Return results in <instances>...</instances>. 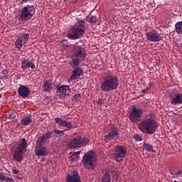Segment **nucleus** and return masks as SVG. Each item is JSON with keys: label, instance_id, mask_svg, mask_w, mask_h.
Listing matches in <instances>:
<instances>
[{"label": "nucleus", "instance_id": "nucleus-1", "mask_svg": "<svg viewBox=\"0 0 182 182\" xmlns=\"http://www.w3.org/2000/svg\"><path fill=\"white\" fill-rule=\"evenodd\" d=\"M77 25L71 28L67 33L68 39H80L83 35H85V31L86 29V22L79 18H76Z\"/></svg>", "mask_w": 182, "mask_h": 182}, {"label": "nucleus", "instance_id": "nucleus-2", "mask_svg": "<svg viewBox=\"0 0 182 182\" xmlns=\"http://www.w3.org/2000/svg\"><path fill=\"white\" fill-rule=\"evenodd\" d=\"M119 87V78L114 75L107 74L101 83V90L102 92H112Z\"/></svg>", "mask_w": 182, "mask_h": 182}, {"label": "nucleus", "instance_id": "nucleus-3", "mask_svg": "<svg viewBox=\"0 0 182 182\" xmlns=\"http://www.w3.org/2000/svg\"><path fill=\"white\" fill-rule=\"evenodd\" d=\"M73 52V57L72 61L69 62V65L75 69L80 65L81 62H83L86 59V50L83 47L76 46L74 47Z\"/></svg>", "mask_w": 182, "mask_h": 182}, {"label": "nucleus", "instance_id": "nucleus-4", "mask_svg": "<svg viewBox=\"0 0 182 182\" xmlns=\"http://www.w3.org/2000/svg\"><path fill=\"white\" fill-rule=\"evenodd\" d=\"M157 123L151 118H146L142 120L139 125V129L146 134H154L157 130Z\"/></svg>", "mask_w": 182, "mask_h": 182}, {"label": "nucleus", "instance_id": "nucleus-5", "mask_svg": "<svg viewBox=\"0 0 182 182\" xmlns=\"http://www.w3.org/2000/svg\"><path fill=\"white\" fill-rule=\"evenodd\" d=\"M97 159L93 151H89L84 154L82 159V164L86 170H95L96 168Z\"/></svg>", "mask_w": 182, "mask_h": 182}, {"label": "nucleus", "instance_id": "nucleus-6", "mask_svg": "<svg viewBox=\"0 0 182 182\" xmlns=\"http://www.w3.org/2000/svg\"><path fill=\"white\" fill-rule=\"evenodd\" d=\"M28 151V142L25 138H22L19 141L18 146L15 149L13 155V160L16 163H21L23 160V155Z\"/></svg>", "mask_w": 182, "mask_h": 182}, {"label": "nucleus", "instance_id": "nucleus-7", "mask_svg": "<svg viewBox=\"0 0 182 182\" xmlns=\"http://www.w3.org/2000/svg\"><path fill=\"white\" fill-rule=\"evenodd\" d=\"M143 109H138L136 106H134L129 111V119L131 123H139L143 117Z\"/></svg>", "mask_w": 182, "mask_h": 182}, {"label": "nucleus", "instance_id": "nucleus-8", "mask_svg": "<svg viewBox=\"0 0 182 182\" xmlns=\"http://www.w3.org/2000/svg\"><path fill=\"white\" fill-rule=\"evenodd\" d=\"M89 143V139L87 137L80 136L74 138L69 143L70 149H80L83 146H86Z\"/></svg>", "mask_w": 182, "mask_h": 182}, {"label": "nucleus", "instance_id": "nucleus-9", "mask_svg": "<svg viewBox=\"0 0 182 182\" xmlns=\"http://www.w3.org/2000/svg\"><path fill=\"white\" fill-rule=\"evenodd\" d=\"M35 15V7L33 6L27 5L22 8L20 14V19L22 21H28Z\"/></svg>", "mask_w": 182, "mask_h": 182}, {"label": "nucleus", "instance_id": "nucleus-10", "mask_svg": "<svg viewBox=\"0 0 182 182\" xmlns=\"http://www.w3.org/2000/svg\"><path fill=\"white\" fill-rule=\"evenodd\" d=\"M120 134L116 127H112L106 135L104 136V140L106 143L112 141L113 140H117Z\"/></svg>", "mask_w": 182, "mask_h": 182}, {"label": "nucleus", "instance_id": "nucleus-11", "mask_svg": "<svg viewBox=\"0 0 182 182\" xmlns=\"http://www.w3.org/2000/svg\"><path fill=\"white\" fill-rule=\"evenodd\" d=\"M114 159H123L127 156V149L124 146H115L114 149Z\"/></svg>", "mask_w": 182, "mask_h": 182}, {"label": "nucleus", "instance_id": "nucleus-12", "mask_svg": "<svg viewBox=\"0 0 182 182\" xmlns=\"http://www.w3.org/2000/svg\"><path fill=\"white\" fill-rule=\"evenodd\" d=\"M146 36L147 41H150V42H160L163 39L161 35L154 30L146 32Z\"/></svg>", "mask_w": 182, "mask_h": 182}, {"label": "nucleus", "instance_id": "nucleus-13", "mask_svg": "<svg viewBox=\"0 0 182 182\" xmlns=\"http://www.w3.org/2000/svg\"><path fill=\"white\" fill-rule=\"evenodd\" d=\"M171 98V103L173 106H177L178 105H182V94L181 93H174L172 92L169 95Z\"/></svg>", "mask_w": 182, "mask_h": 182}, {"label": "nucleus", "instance_id": "nucleus-14", "mask_svg": "<svg viewBox=\"0 0 182 182\" xmlns=\"http://www.w3.org/2000/svg\"><path fill=\"white\" fill-rule=\"evenodd\" d=\"M65 182H82L77 171L74 170L67 175Z\"/></svg>", "mask_w": 182, "mask_h": 182}, {"label": "nucleus", "instance_id": "nucleus-15", "mask_svg": "<svg viewBox=\"0 0 182 182\" xmlns=\"http://www.w3.org/2000/svg\"><path fill=\"white\" fill-rule=\"evenodd\" d=\"M54 121L56 124H58V126H61L62 127H66V129H68V130H70V129L73 128L71 122H67L66 120H63L60 117H55L54 119Z\"/></svg>", "mask_w": 182, "mask_h": 182}, {"label": "nucleus", "instance_id": "nucleus-16", "mask_svg": "<svg viewBox=\"0 0 182 182\" xmlns=\"http://www.w3.org/2000/svg\"><path fill=\"white\" fill-rule=\"evenodd\" d=\"M18 93L19 96L25 99L31 95V90H29V87H28L26 85H21L20 87L18 88Z\"/></svg>", "mask_w": 182, "mask_h": 182}, {"label": "nucleus", "instance_id": "nucleus-17", "mask_svg": "<svg viewBox=\"0 0 182 182\" xmlns=\"http://www.w3.org/2000/svg\"><path fill=\"white\" fill-rule=\"evenodd\" d=\"M35 69V63L33 62L27 60V59H23L21 62V69L22 70H26V69Z\"/></svg>", "mask_w": 182, "mask_h": 182}, {"label": "nucleus", "instance_id": "nucleus-18", "mask_svg": "<svg viewBox=\"0 0 182 182\" xmlns=\"http://www.w3.org/2000/svg\"><path fill=\"white\" fill-rule=\"evenodd\" d=\"M82 75H83V70H82L80 68H75V69L73 70V75L70 76L68 82L70 83V82L76 80V77L82 76Z\"/></svg>", "mask_w": 182, "mask_h": 182}, {"label": "nucleus", "instance_id": "nucleus-19", "mask_svg": "<svg viewBox=\"0 0 182 182\" xmlns=\"http://www.w3.org/2000/svg\"><path fill=\"white\" fill-rule=\"evenodd\" d=\"M58 92L61 96H69L70 95V87L69 85H61L58 88Z\"/></svg>", "mask_w": 182, "mask_h": 182}, {"label": "nucleus", "instance_id": "nucleus-20", "mask_svg": "<svg viewBox=\"0 0 182 182\" xmlns=\"http://www.w3.org/2000/svg\"><path fill=\"white\" fill-rule=\"evenodd\" d=\"M36 156H45L48 154V148L45 146L36 147L35 149Z\"/></svg>", "mask_w": 182, "mask_h": 182}, {"label": "nucleus", "instance_id": "nucleus-21", "mask_svg": "<svg viewBox=\"0 0 182 182\" xmlns=\"http://www.w3.org/2000/svg\"><path fill=\"white\" fill-rule=\"evenodd\" d=\"M102 182H110V169L104 171Z\"/></svg>", "mask_w": 182, "mask_h": 182}, {"label": "nucleus", "instance_id": "nucleus-22", "mask_svg": "<svg viewBox=\"0 0 182 182\" xmlns=\"http://www.w3.org/2000/svg\"><path fill=\"white\" fill-rule=\"evenodd\" d=\"M32 122V117L27 116L21 120V124L23 126H29V123Z\"/></svg>", "mask_w": 182, "mask_h": 182}, {"label": "nucleus", "instance_id": "nucleus-23", "mask_svg": "<svg viewBox=\"0 0 182 182\" xmlns=\"http://www.w3.org/2000/svg\"><path fill=\"white\" fill-rule=\"evenodd\" d=\"M52 83L49 81H46V82L43 85V90L44 92H50L52 90Z\"/></svg>", "mask_w": 182, "mask_h": 182}, {"label": "nucleus", "instance_id": "nucleus-24", "mask_svg": "<svg viewBox=\"0 0 182 182\" xmlns=\"http://www.w3.org/2000/svg\"><path fill=\"white\" fill-rule=\"evenodd\" d=\"M45 143H46V139H45V136H41L38 137V139L36 142V146L37 147H42Z\"/></svg>", "mask_w": 182, "mask_h": 182}, {"label": "nucleus", "instance_id": "nucleus-25", "mask_svg": "<svg viewBox=\"0 0 182 182\" xmlns=\"http://www.w3.org/2000/svg\"><path fill=\"white\" fill-rule=\"evenodd\" d=\"M86 21L88 23H96L97 22V17L96 16H87Z\"/></svg>", "mask_w": 182, "mask_h": 182}, {"label": "nucleus", "instance_id": "nucleus-26", "mask_svg": "<svg viewBox=\"0 0 182 182\" xmlns=\"http://www.w3.org/2000/svg\"><path fill=\"white\" fill-rule=\"evenodd\" d=\"M176 32L179 35H182V21L177 22L175 25Z\"/></svg>", "mask_w": 182, "mask_h": 182}, {"label": "nucleus", "instance_id": "nucleus-27", "mask_svg": "<svg viewBox=\"0 0 182 182\" xmlns=\"http://www.w3.org/2000/svg\"><path fill=\"white\" fill-rule=\"evenodd\" d=\"M23 42L22 38L18 37L15 42L16 48L21 49L23 46Z\"/></svg>", "mask_w": 182, "mask_h": 182}, {"label": "nucleus", "instance_id": "nucleus-28", "mask_svg": "<svg viewBox=\"0 0 182 182\" xmlns=\"http://www.w3.org/2000/svg\"><path fill=\"white\" fill-rule=\"evenodd\" d=\"M144 149L146 150V151H152V153H154V149H153V145L151 144L144 142Z\"/></svg>", "mask_w": 182, "mask_h": 182}, {"label": "nucleus", "instance_id": "nucleus-29", "mask_svg": "<svg viewBox=\"0 0 182 182\" xmlns=\"http://www.w3.org/2000/svg\"><path fill=\"white\" fill-rule=\"evenodd\" d=\"M80 154V151H76L73 155L70 156V159L72 161H77L79 160V155Z\"/></svg>", "mask_w": 182, "mask_h": 182}, {"label": "nucleus", "instance_id": "nucleus-30", "mask_svg": "<svg viewBox=\"0 0 182 182\" xmlns=\"http://www.w3.org/2000/svg\"><path fill=\"white\" fill-rule=\"evenodd\" d=\"M72 100H73V102L77 103V102H80V100H82V95L80 94H75L72 97Z\"/></svg>", "mask_w": 182, "mask_h": 182}, {"label": "nucleus", "instance_id": "nucleus-31", "mask_svg": "<svg viewBox=\"0 0 182 182\" xmlns=\"http://www.w3.org/2000/svg\"><path fill=\"white\" fill-rule=\"evenodd\" d=\"M110 173L112 175V181L117 182V180H119V174H117V172H116L115 171H111Z\"/></svg>", "mask_w": 182, "mask_h": 182}, {"label": "nucleus", "instance_id": "nucleus-32", "mask_svg": "<svg viewBox=\"0 0 182 182\" xmlns=\"http://www.w3.org/2000/svg\"><path fill=\"white\" fill-rule=\"evenodd\" d=\"M29 36H31L29 33H23L20 38H21L23 43H26L29 39Z\"/></svg>", "mask_w": 182, "mask_h": 182}, {"label": "nucleus", "instance_id": "nucleus-33", "mask_svg": "<svg viewBox=\"0 0 182 182\" xmlns=\"http://www.w3.org/2000/svg\"><path fill=\"white\" fill-rule=\"evenodd\" d=\"M54 133H55V134H58L59 137H63V136H65V131L59 130L58 129H54Z\"/></svg>", "mask_w": 182, "mask_h": 182}, {"label": "nucleus", "instance_id": "nucleus-34", "mask_svg": "<svg viewBox=\"0 0 182 182\" xmlns=\"http://www.w3.org/2000/svg\"><path fill=\"white\" fill-rule=\"evenodd\" d=\"M53 135V132L48 131L46 133H45L43 135H42V136L47 140L48 139H50V137H52Z\"/></svg>", "mask_w": 182, "mask_h": 182}, {"label": "nucleus", "instance_id": "nucleus-35", "mask_svg": "<svg viewBox=\"0 0 182 182\" xmlns=\"http://www.w3.org/2000/svg\"><path fill=\"white\" fill-rule=\"evenodd\" d=\"M9 119L10 120H15L16 119V115L14 113H11L9 115Z\"/></svg>", "mask_w": 182, "mask_h": 182}, {"label": "nucleus", "instance_id": "nucleus-36", "mask_svg": "<svg viewBox=\"0 0 182 182\" xmlns=\"http://www.w3.org/2000/svg\"><path fill=\"white\" fill-rule=\"evenodd\" d=\"M2 77H5V79L8 78V71L4 70L1 73Z\"/></svg>", "mask_w": 182, "mask_h": 182}, {"label": "nucleus", "instance_id": "nucleus-37", "mask_svg": "<svg viewBox=\"0 0 182 182\" xmlns=\"http://www.w3.org/2000/svg\"><path fill=\"white\" fill-rule=\"evenodd\" d=\"M134 138L135 139V140H137L138 141H141V140H143V139L141 138V136L137 135V134L135 135Z\"/></svg>", "mask_w": 182, "mask_h": 182}, {"label": "nucleus", "instance_id": "nucleus-38", "mask_svg": "<svg viewBox=\"0 0 182 182\" xmlns=\"http://www.w3.org/2000/svg\"><path fill=\"white\" fill-rule=\"evenodd\" d=\"M11 171L14 174H18L19 173V170H17L16 167H13Z\"/></svg>", "mask_w": 182, "mask_h": 182}, {"label": "nucleus", "instance_id": "nucleus-39", "mask_svg": "<svg viewBox=\"0 0 182 182\" xmlns=\"http://www.w3.org/2000/svg\"><path fill=\"white\" fill-rule=\"evenodd\" d=\"M5 181L6 182H15V180L14 178H11L6 177Z\"/></svg>", "mask_w": 182, "mask_h": 182}, {"label": "nucleus", "instance_id": "nucleus-40", "mask_svg": "<svg viewBox=\"0 0 182 182\" xmlns=\"http://www.w3.org/2000/svg\"><path fill=\"white\" fill-rule=\"evenodd\" d=\"M6 179V176H4V173H0V180H1V181H5Z\"/></svg>", "mask_w": 182, "mask_h": 182}, {"label": "nucleus", "instance_id": "nucleus-41", "mask_svg": "<svg viewBox=\"0 0 182 182\" xmlns=\"http://www.w3.org/2000/svg\"><path fill=\"white\" fill-rule=\"evenodd\" d=\"M97 105H103V100L99 98L98 100L97 101Z\"/></svg>", "mask_w": 182, "mask_h": 182}, {"label": "nucleus", "instance_id": "nucleus-42", "mask_svg": "<svg viewBox=\"0 0 182 182\" xmlns=\"http://www.w3.org/2000/svg\"><path fill=\"white\" fill-rule=\"evenodd\" d=\"M176 177H180V176H182V172L179 171L176 174Z\"/></svg>", "mask_w": 182, "mask_h": 182}, {"label": "nucleus", "instance_id": "nucleus-43", "mask_svg": "<svg viewBox=\"0 0 182 182\" xmlns=\"http://www.w3.org/2000/svg\"><path fill=\"white\" fill-rule=\"evenodd\" d=\"M149 87H146V90H142V93H144L145 92H146V90H149Z\"/></svg>", "mask_w": 182, "mask_h": 182}, {"label": "nucleus", "instance_id": "nucleus-44", "mask_svg": "<svg viewBox=\"0 0 182 182\" xmlns=\"http://www.w3.org/2000/svg\"><path fill=\"white\" fill-rule=\"evenodd\" d=\"M16 178H18V180H21V178H21L19 176H16Z\"/></svg>", "mask_w": 182, "mask_h": 182}, {"label": "nucleus", "instance_id": "nucleus-45", "mask_svg": "<svg viewBox=\"0 0 182 182\" xmlns=\"http://www.w3.org/2000/svg\"><path fill=\"white\" fill-rule=\"evenodd\" d=\"M180 46L182 48V43L180 44Z\"/></svg>", "mask_w": 182, "mask_h": 182}]
</instances>
